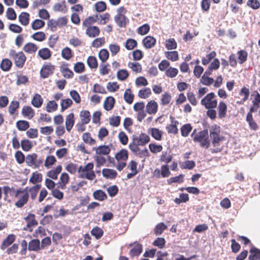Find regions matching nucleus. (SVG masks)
<instances>
[{
    "mask_svg": "<svg viewBox=\"0 0 260 260\" xmlns=\"http://www.w3.org/2000/svg\"><path fill=\"white\" fill-rule=\"evenodd\" d=\"M38 55L43 60L49 59L51 56V52L47 48H42L38 51Z\"/></svg>",
    "mask_w": 260,
    "mask_h": 260,
    "instance_id": "nucleus-18",
    "label": "nucleus"
},
{
    "mask_svg": "<svg viewBox=\"0 0 260 260\" xmlns=\"http://www.w3.org/2000/svg\"><path fill=\"white\" fill-rule=\"evenodd\" d=\"M31 38L35 40L42 42L45 39V34L43 31H38L31 36Z\"/></svg>",
    "mask_w": 260,
    "mask_h": 260,
    "instance_id": "nucleus-48",
    "label": "nucleus"
},
{
    "mask_svg": "<svg viewBox=\"0 0 260 260\" xmlns=\"http://www.w3.org/2000/svg\"><path fill=\"white\" fill-rule=\"evenodd\" d=\"M150 30V26L146 23L140 26L138 28V33L141 35H145L147 34Z\"/></svg>",
    "mask_w": 260,
    "mask_h": 260,
    "instance_id": "nucleus-53",
    "label": "nucleus"
},
{
    "mask_svg": "<svg viewBox=\"0 0 260 260\" xmlns=\"http://www.w3.org/2000/svg\"><path fill=\"white\" fill-rule=\"evenodd\" d=\"M133 138L137 140V142L140 146L145 145L150 140L149 136L145 133H141L139 136L133 135Z\"/></svg>",
    "mask_w": 260,
    "mask_h": 260,
    "instance_id": "nucleus-3",
    "label": "nucleus"
},
{
    "mask_svg": "<svg viewBox=\"0 0 260 260\" xmlns=\"http://www.w3.org/2000/svg\"><path fill=\"white\" fill-rule=\"evenodd\" d=\"M151 93V90L149 88H145L139 90L138 95L140 98L145 99L147 98Z\"/></svg>",
    "mask_w": 260,
    "mask_h": 260,
    "instance_id": "nucleus-49",
    "label": "nucleus"
},
{
    "mask_svg": "<svg viewBox=\"0 0 260 260\" xmlns=\"http://www.w3.org/2000/svg\"><path fill=\"white\" fill-rule=\"evenodd\" d=\"M192 126L190 124H185L181 127V133L183 137H187L192 130Z\"/></svg>",
    "mask_w": 260,
    "mask_h": 260,
    "instance_id": "nucleus-36",
    "label": "nucleus"
},
{
    "mask_svg": "<svg viewBox=\"0 0 260 260\" xmlns=\"http://www.w3.org/2000/svg\"><path fill=\"white\" fill-rule=\"evenodd\" d=\"M22 114L28 119L32 118L35 115V111L30 106H24L22 110Z\"/></svg>",
    "mask_w": 260,
    "mask_h": 260,
    "instance_id": "nucleus-14",
    "label": "nucleus"
},
{
    "mask_svg": "<svg viewBox=\"0 0 260 260\" xmlns=\"http://www.w3.org/2000/svg\"><path fill=\"white\" fill-rule=\"evenodd\" d=\"M41 188V185L37 184L29 189V191L30 193V197L32 200H34L37 195L39 190Z\"/></svg>",
    "mask_w": 260,
    "mask_h": 260,
    "instance_id": "nucleus-51",
    "label": "nucleus"
},
{
    "mask_svg": "<svg viewBox=\"0 0 260 260\" xmlns=\"http://www.w3.org/2000/svg\"><path fill=\"white\" fill-rule=\"evenodd\" d=\"M157 104L154 101L149 102L146 106V111L148 114H152L156 113L157 110Z\"/></svg>",
    "mask_w": 260,
    "mask_h": 260,
    "instance_id": "nucleus-6",
    "label": "nucleus"
},
{
    "mask_svg": "<svg viewBox=\"0 0 260 260\" xmlns=\"http://www.w3.org/2000/svg\"><path fill=\"white\" fill-rule=\"evenodd\" d=\"M216 55V53L214 51H212L210 52L209 54H207L206 57L205 58H203L202 59V63L204 65H207L208 64L210 61Z\"/></svg>",
    "mask_w": 260,
    "mask_h": 260,
    "instance_id": "nucleus-59",
    "label": "nucleus"
},
{
    "mask_svg": "<svg viewBox=\"0 0 260 260\" xmlns=\"http://www.w3.org/2000/svg\"><path fill=\"white\" fill-rule=\"evenodd\" d=\"M114 19L117 25L120 27H125L127 21H128V20L124 15H121V16H115Z\"/></svg>",
    "mask_w": 260,
    "mask_h": 260,
    "instance_id": "nucleus-16",
    "label": "nucleus"
},
{
    "mask_svg": "<svg viewBox=\"0 0 260 260\" xmlns=\"http://www.w3.org/2000/svg\"><path fill=\"white\" fill-rule=\"evenodd\" d=\"M38 49L37 46L32 43H27L24 47L23 50L25 52L29 54L35 53Z\"/></svg>",
    "mask_w": 260,
    "mask_h": 260,
    "instance_id": "nucleus-22",
    "label": "nucleus"
},
{
    "mask_svg": "<svg viewBox=\"0 0 260 260\" xmlns=\"http://www.w3.org/2000/svg\"><path fill=\"white\" fill-rule=\"evenodd\" d=\"M249 252L250 253L248 257L249 260H255L260 258V249L252 247Z\"/></svg>",
    "mask_w": 260,
    "mask_h": 260,
    "instance_id": "nucleus-23",
    "label": "nucleus"
},
{
    "mask_svg": "<svg viewBox=\"0 0 260 260\" xmlns=\"http://www.w3.org/2000/svg\"><path fill=\"white\" fill-rule=\"evenodd\" d=\"M95 149L96 153L100 155H108L111 151L110 148L107 145H101L97 148H94Z\"/></svg>",
    "mask_w": 260,
    "mask_h": 260,
    "instance_id": "nucleus-20",
    "label": "nucleus"
},
{
    "mask_svg": "<svg viewBox=\"0 0 260 260\" xmlns=\"http://www.w3.org/2000/svg\"><path fill=\"white\" fill-rule=\"evenodd\" d=\"M99 16L98 14L92 16H89L84 20L83 22V25L88 27L89 25L95 22L98 21L99 22Z\"/></svg>",
    "mask_w": 260,
    "mask_h": 260,
    "instance_id": "nucleus-27",
    "label": "nucleus"
},
{
    "mask_svg": "<svg viewBox=\"0 0 260 260\" xmlns=\"http://www.w3.org/2000/svg\"><path fill=\"white\" fill-rule=\"evenodd\" d=\"M42 180V175L41 173H33L32 176L29 179V182L33 184L40 182Z\"/></svg>",
    "mask_w": 260,
    "mask_h": 260,
    "instance_id": "nucleus-45",
    "label": "nucleus"
},
{
    "mask_svg": "<svg viewBox=\"0 0 260 260\" xmlns=\"http://www.w3.org/2000/svg\"><path fill=\"white\" fill-rule=\"evenodd\" d=\"M137 46V42L133 39H128L125 43V47L127 50L133 49Z\"/></svg>",
    "mask_w": 260,
    "mask_h": 260,
    "instance_id": "nucleus-43",
    "label": "nucleus"
},
{
    "mask_svg": "<svg viewBox=\"0 0 260 260\" xmlns=\"http://www.w3.org/2000/svg\"><path fill=\"white\" fill-rule=\"evenodd\" d=\"M43 100L39 94H35L31 100V104L36 108L40 107L43 104Z\"/></svg>",
    "mask_w": 260,
    "mask_h": 260,
    "instance_id": "nucleus-25",
    "label": "nucleus"
},
{
    "mask_svg": "<svg viewBox=\"0 0 260 260\" xmlns=\"http://www.w3.org/2000/svg\"><path fill=\"white\" fill-rule=\"evenodd\" d=\"M128 157V151L125 149H122L119 152L115 154V158L118 160L125 161L127 159Z\"/></svg>",
    "mask_w": 260,
    "mask_h": 260,
    "instance_id": "nucleus-15",
    "label": "nucleus"
},
{
    "mask_svg": "<svg viewBox=\"0 0 260 260\" xmlns=\"http://www.w3.org/2000/svg\"><path fill=\"white\" fill-rule=\"evenodd\" d=\"M210 136L212 139V144L214 146H217L219 145L220 141H222L223 139V137H221L215 131H212L210 130Z\"/></svg>",
    "mask_w": 260,
    "mask_h": 260,
    "instance_id": "nucleus-7",
    "label": "nucleus"
},
{
    "mask_svg": "<svg viewBox=\"0 0 260 260\" xmlns=\"http://www.w3.org/2000/svg\"><path fill=\"white\" fill-rule=\"evenodd\" d=\"M58 105L54 101H49L46 106V110L48 112L56 111L57 109Z\"/></svg>",
    "mask_w": 260,
    "mask_h": 260,
    "instance_id": "nucleus-50",
    "label": "nucleus"
},
{
    "mask_svg": "<svg viewBox=\"0 0 260 260\" xmlns=\"http://www.w3.org/2000/svg\"><path fill=\"white\" fill-rule=\"evenodd\" d=\"M166 57L171 60L172 61H176L178 59V54L177 51H167L165 53Z\"/></svg>",
    "mask_w": 260,
    "mask_h": 260,
    "instance_id": "nucleus-46",
    "label": "nucleus"
},
{
    "mask_svg": "<svg viewBox=\"0 0 260 260\" xmlns=\"http://www.w3.org/2000/svg\"><path fill=\"white\" fill-rule=\"evenodd\" d=\"M20 23L24 26L28 24L29 20V14L27 12H21L18 17Z\"/></svg>",
    "mask_w": 260,
    "mask_h": 260,
    "instance_id": "nucleus-21",
    "label": "nucleus"
},
{
    "mask_svg": "<svg viewBox=\"0 0 260 260\" xmlns=\"http://www.w3.org/2000/svg\"><path fill=\"white\" fill-rule=\"evenodd\" d=\"M21 146L24 151H28L32 147L31 142L27 139H24L21 141Z\"/></svg>",
    "mask_w": 260,
    "mask_h": 260,
    "instance_id": "nucleus-38",
    "label": "nucleus"
},
{
    "mask_svg": "<svg viewBox=\"0 0 260 260\" xmlns=\"http://www.w3.org/2000/svg\"><path fill=\"white\" fill-rule=\"evenodd\" d=\"M72 104L73 102L70 99L62 100L60 104L61 112H63L65 110L70 107Z\"/></svg>",
    "mask_w": 260,
    "mask_h": 260,
    "instance_id": "nucleus-44",
    "label": "nucleus"
},
{
    "mask_svg": "<svg viewBox=\"0 0 260 260\" xmlns=\"http://www.w3.org/2000/svg\"><path fill=\"white\" fill-rule=\"evenodd\" d=\"M19 107V103L17 101H13L9 106V112L11 114H14Z\"/></svg>",
    "mask_w": 260,
    "mask_h": 260,
    "instance_id": "nucleus-55",
    "label": "nucleus"
},
{
    "mask_svg": "<svg viewBox=\"0 0 260 260\" xmlns=\"http://www.w3.org/2000/svg\"><path fill=\"white\" fill-rule=\"evenodd\" d=\"M87 63L88 67L91 69H96L98 66L97 59L93 56H90L88 57Z\"/></svg>",
    "mask_w": 260,
    "mask_h": 260,
    "instance_id": "nucleus-37",
    "label": "nucleus"
},
{
    "mask_svg": "<svg viewBox=\"0 0 260 260\" xmlns=\"http://www.w3.org/2000/svg\"><path fill=\"white\" fill-rule=\"evenodd\" d=\"M14 59L16 66L18 68H22L26 61V57L22 51H20L17 53Z\"/></svg>",
    "mask_w": 260,
    "mask_h": 260,
    "instance_id": "nucleus-4",
    "label": "nucleus"
},
{
    "mask_svg": "<svg viewBox=\"0 0 260 260\" xmlns=\"http://www.w3.org/2000/svg\"><path fill=\"white\" fill-rule=\"evenodd\" d=\"M56 161L55 157L53 155L48 156L47 157L45 166L47 168H50Z\"/></svg>",
    "mask_w": 260,
    "mask_h": 260,
    "instance_id": "nucleus-63",
    "label": "nucleus"
},
{
    "mask_svg": "<svg viewBox=\"0 0 260 260\" xmlns=\"http://www.w3.org/2000/svg\"><path fill=\"white\" fill-rule=\"evenodd\" d=\"M37 157L38 155L36 153L27 155L26 157V163L27 166L30 167L34 166Z\"/></svg>",
    "mask_w": 260,
    "mask_h": 260,
    "instance_id": "nucleus-32",
    "label": "nucleus"
},
{
    "mask_svg": "<svg viewBox=\"0 0 260 260\" xmlns=\"http://www.w3.org/2000/svg\"><path fill=\"white\" fill-rule=\"evenodd\" d=\"M193 141L194 142H200L201 147L208 148L210 146L208 130L204 129L200 131L198 135L194 137Z\"/></svg>",
    "mask_w": 260,
    "mask_h": 260,
    "instance_id": "nucleus-1",
    "label": "nucleus"
},
{
    "mask_svg": "<svg viewBox=\"0 0 260 260\" xmlns=\"http://www.w3.org/2000/svg\"><path fill=\"white\" fill-rule=\"evenodd\" d=\"M178 73V70L176 68L170 67L166 70V75L170 78H174Z\"/></svg>",
    "mask_w": 260,
    "mask_h": 260,
    "instance_id": "nucleus-60",
    "label": "nucleus"
},
{
    "mask_svg": "<svg viewBox=\"0 0 260 260\" xmlns=\"http://www.w3.org/2000/svg\"><path fill=\"white\" fill-rule=\"evenodd\" d=\"M29 194L26 192L22 197L15 203V206L18 208H22L28 201Z\"/></svg>",
    "mask_w": 260,
    "mask_h": 260,
    "instance_id": "nucleus-26",
    "label": "nucleus"
},
{
    "mask_svg": "<svg viewBox=\"0 0 260 260\" xmlns=\"http://www.w3.org/2000/svg\"><path fill=\"white\" fill-rule=\"evenodd\" d=\"M80 116L81 121L83 123H88L90 120V114L88 111L83 110L80 112Z\"/></svg>",
    "mask_w": 260,
    "mask_h": 260,
    "instance_id": "nucleus-29",
    "label": "nucleus"
},
{
    "mask_svg": "<svg viewBox=\"0 0 260 260\" xmlns=\"http://www.w3.org/2000/svg\"><path fill=\"white\" fill-rule=\"evenodd\" d=\"M142 251V246L141 244L137 243L136 246L132 249L130 251V254L132 257L138 256Z\"/></svg>",
    "mask_w": 260,
    "mask_h": 260,
    "instance_id": "nucleus-28",
    "label": "nucleus"
},
{
    "mask_svg": "<svg viewBox=\"0 0 260 260\" xmlns=\"http://www.w3.org/2000/svg\"><path fill=\"white\" fill-rule=\"evenodd\" d=\"M15 236L14 234L9 235L3 241L1 245V249L4 250L12 244L15 241Z\"/></svg>",
    "mask_w": 260,
    "mask_h": 260,
    "instance_id": "nucleus-12",
    "label": "nucleus"
},
{
    "mask_svg": "<svg viewBox=\"0 0 260 260\" xmlns=\"http://www.w3.org/2000/svg\"><path fill=\"white\" fill-rule=\"evenodd\" d=\"M121 117L119 116H113L109 119L110 124L117 127L120 123Z\"/></svg>",
    "mask_w": 260,
    "mask_h": 260,
    "instance_id": "nucleus-62",
    "label": "nucleus"
},
{
    "mask_svg": "<svg viewBox=\"0 0 260 260\" xmlns=\"http://www.w3.org/2000/svg\"><path fill=\"white\" fill-rule=\"evenodd\" d=\"M91 234L96 239H99L103 235L104 232L100 228L95 226L91 230Z\"/></svg>",
    "mask_w": 260,
    "mask_h": 260,
    "instance_id": "nucleus-33",
    "label": "nucleus"
},
{
    "mask_svg": "<svg viewBox=\"0 0 260 260\" xmlns=\"http://www.w3.org/2000/svg\"><path fill=\"white\" fill-rule=\"evenodd\" d=\"M45 22L44 21L36 19L31 24V28L34 30L39 29L44 26Z\"/></svg>",
    "mask_w": 260,
    "mask_h": 260,
    "instance_id": "nucleus-34",
    "label": "nucleus"
},
{
    "mask_svg": "<svg viewBox=\"0 0 260 260\" xmlns=\"http://www.w3.org/2000/svg\"><path fill=\"white\" fill-rule=\"evenodd\" d=\"M28 249L29 251H38L41 249L40 241L38 239L31 240L28 244Z\"/></svg>",
    "mask_w": 260,
    "mask_h": 260,
    "instance_id": "nucleus-5",
    "label": "nucleus"
},
{
    "mask_svg": "<svg viewBox=\"0 0 260 260\" xmlns=\"http://www.w3.org/2000/svg\"><path fill=\"white\" fill-rule=\"evenodd\" d=\"M129 76L128 72L124 69L120 70L117 72V77L120 81L125 80Z\"/></svg>",
    "mask_w": 260,
    "mask_h": 260,
    "instance_id": "nucleus-42",
    "label": "nucleus"
},
{
    "mask_svg": "<svg viewBox=\"0 0 260 260\" xmlns=\"http://www.w3.org/2000/svg\"><path fill=\"white\" fill-rule=\"evenodd\" d=\"M140 146L137 142V140L134 139L133 138V141L132 143H130L128 145L129 149L135 154H137L138 152L140 151V148L139 147Z\"/></svg>",
    "mask_w": 260,
    "mask_h": 260,
    "instance_id": "nucleus-35",
    "label": "nucleus"
},
{
    "mask_svg": "<svg viewBox=\"0 0 260 260\" xmlns=\"http://www.w3.org/2000/svg\"><path fill=\"white\" fill-rule=\"evenodd\" d=\"M134 95L133 94L131 93V90L129 88H128L126 89V90L124 92L123 98L125 101L129 104H131L133 103L134 100Z\"/></svg>",
    "mask_w": 260,
    "mask_h": 260,
    "instance_id": "nucleus-30",
    "label": "nucleus"
},
{
    "mask_svg": "<svg viewBox=\"0 0 260 260\" xmlns=\"http://www.w3.org/2000/svg\"><path fill=\"white\" fill-rule=\"evenodd\" d=\"M74 70L77 73H82L85 70L84 64L82 62H77L74 65Z\"/></svg>",
    "mask_w": 260,
    "mask_h": 260,
    "instance_id": "nucleus-61",
    "label": "nucleus"
},
{
    "mask_svg": "<svg viewBox=\"0 0 260 260\" xmlns=\"http://www.w3.org/2000/svg\"><path fill=\"white\" fill-rule=\"evenodd\" d=\"M165 243L166 241L164 238H157L153 242L152 244L155 246L158 247L159 248H162Z\"/></svg>",
    "mask_w": 260,
    "mask_h": 260,
    "instance_id": "nucleus-64",
    "label": "nucleus"
},
{
    "mask_svg": "<svg viewBox=\"0 0 260 260\" xmlns=\"http://www.w3.org/2000/svg\"><path fill=\"white\" fill-rule=\"evenodd\" d=\"M166 47L168 50L176 49L177 47V43L174 39H170L166 40Z\"/></svg>",
    "mask_w": 260,
    "mask_h": 260,
    "instance_id": "nucleus-57",
    "label": "nucleus"
},
{
    "mask_svg": "<svg viewBox=\"0 0 260 260\" xmlns=\"http://www.w3.org/2000/svg\"><path fill=\"white\" fill-rule=\"evenodd\" d=\"M61 56L65 59L69 60L73 56L71 49L68 47L63 48L61 51Z\"/></svg>",
    "mask_w": 260,
    "mask_h": 260,
    "instance_id": "nucleus-41",
    "label": "nucleus"
},
{
    "mask_svg": "<svg viewBox=\"0 0 260 260\" xmlns=\"http://www.w3.org/2000/svg\"><path fill=\"white\" fill-rule=\"evenodd\" d=\"M86 34L89 37L94 38L99 36L100 29L98 27L95 26L88 27L86 30Z\"/></svg>",
    "mask_w": 260,
    "mask_h": 260,
    "instance_id": "nucleus-17",
    "label": "nucleus"
},
{
    "mask_svg": "<svg viewBox=\"0 0 260 260\" xmlns=\"http://www.w3.org/2000/svg\"><path fill=\"white\" fill-rule=\"evenodd\" d=\"M148 133L156 140L160 141L161 140L162 132L157 128H151L148 129Z\"/></svg>",
    "mask_w": 260,
    "mask_h": 260,
    "instance_id": "nucleus-9",
    "label": "nucleus"
},
{
    "mask_svg": "<svg viewBox=\"0 0 260 260\" xmlns=\"http://www.w3.org/2000/svg\"><path fill=\"white\" fill-rule=\"evenodd\" d=\"M145 48L149 49L152 48L156 43V39L152 36H148L143 40Z\"/></svg>",
    "mask_w": 260,
    "mask_h": 260,
    "instance_id": "nucleus-8",
    "label": "nucleus"
},
{
    "mask_svg": "<svg viewBox=\"0 0 260 260\" xmlns=\"http://www.w3.org/2000/svg\"><path fill=\"white\" fill-rule=\"evenodd\" d=\"M149 148L153 153H156L162 151V147L160 145H156L155 143H151L149 145Z\"/></svg>",
    "mask_w": 260,
    "mask_h": 260,
    "instance_id": "nucleus-54",
    "label": "nucleus"
},
{
    "mask_svg": "<svg viewBox=\"0 0 260 260\" xmlns=\"http://www.w3.org/2000/svg\"><path fill=\"white\" fill-rule=\"evenodd\" d=\"M16 126L20 131H24L29 126V122L25 120H19L16 122Z\"/></svg>",
    "mask_w": 260,
    "mask_h": 260,
    "instance_id": "nucleus-31",
    "label": "nucleus"
},
{
    "mask_svg": "<svg viewBox=\"0 0 260 260\" xmlns=\"http://www.w3.org/2000/svg\"><path fill=\"white\" fill-rule=\"evenodd\" d=\"M6 17L9 20H15L17 18V15L12 8H8L6 12Z\"/></svg>",
    "mask_w": 260,
    "mask_h": 260,
    "instance_id": "nucleus-58",
    "label": "nucleus"
},
{
    "mask_svg": "<svg viewBox=\"0 0 260 260\" xmlns=\"http://www.w3.org/2000/svg\"><path fill=\"white\" fill-rule=\"evenodd\" d=\"M93 197L94 199L100 201H103L107 198L106 193L102 190H96L93 193Z\"/></svg>",
    "mask_w": 260,
    "mask_h": 260,
    "instance_id": "nucleus-19",
    "label": "nucleus"
},
{
    "mask_svg": "<svg viewBox=\"0 0 260 260\" xmlns=\"http://www.w3.org/2000/svg\"><path fill=\"white\" fill-rule=\"evenodd\" d=\"M128 67L135 72H141L142 70L141 65L139 62H129Z\"/></svg>",
    "mask_w": 260,
    "mask_h": 260,
    "instance_id": "nucleus-56",
    "label": "nucleus"
},
{
    "mask_svg": "<svg viewBox=\"0 0 260 260\" xmlns=\"http://www.w3.org/2000/svg\"><path fill=\"white\" fill-rule=\"evenodd\" d=\"M218 115L220 118L224 117L226 110V105L223 102H220L218 106Z\"/></svg>",
    "mask_w": 260,
    "mask_h": 260,
    "instance_id": "nucleus-52",
    "label": "nucleus"
},
{
    "mask_svg": "<svg viewBox=\"0 0 260 260\" xmlns=\"http://www.w3.org/2000/svg\"><path fill=\"white\" fill-rule=\"evenodd\" d=\"M102 174L105 178L111 179H114L117 175V173L115 170L110 169H103Z\"/></svg>",
    "mask_w": 260,
    "mask_h": 260,
    "instance_id": "nucleus-11",
    "label": "nucleus"
},
{
    "mask_svg": "<svg viewBox=\"0 0 260 260\" xmlns=\"http://www.w3.org/2000/svg\"><path fill=\"white\" fill-rule=\"evenodd\" d=\"M55 68L50 63L44 64L40 71V75L43 78H47L53 73Z\"/></svg>",
    "mask_w": 260,
    "mask_h": 260,
    "instance_id": "nucleus-2",
    "label": "nucleus"
},
{
    "mask_svg": "<svg viewBox=\"0 0 260 260\" xmlns=\"http://www.w3.org/2000/svg\"><path fill=\"white\" fill-rule=\"evenodd\" d=\"M115 102V99L113 97L111 96L107 97L104 102V109L108 111L111 110L114 107Z\"/></svg>",
    "mask_w": 260,
    "mask_h": 260,
    "instance_id": "nucleus-13",
    "label": "nucleus"
},
{
    "mask_svg": "<svg viewBox=\"0 0 260 260\" xmlns=\"http://www.w3.org/2000/svg\"><path fill=\"white\" fill-rule=\"evenodd\" d=\"M12 63L11 61L7 58L3 59L0 64L1 69L5 72L9 71L12 67Z\"/></svg>",
    "mask_w": 260,
    "mask_h": 260,
    "instance_id": "nucleus-24",
    "label": "nucleus"
},
{
    "mask_svg": "<svg viewBox=\"0 0 260 260\" xmlns=\"http://www.w3.org/2000/svg\"><path fill=\"white\" fill-rule=\"evenodd\" d=\"M74 115L73 113H70L66 119V127L68 132H70L74 124Z\"/></svg>",
    "mask_w": 260,
    "mask_h": 260,
    "instance_id": "nucleus-10",
    "label": "nucleus"
},
{
    "mask_svg": "<svg viewBox=\"0 0 260 260\" xmlns=\"http://www.w3.org/2000/svg\"><path fill=\"white\" fill-rule=\"evenodd\" d=\"M109 53L106 49L101 50L99 53V57L102 62H105L109 58Z\"/></svg>",
    "mask_w": 260,
    "mask_h": 260,
    "instance_id": "nucleus-40",
    "label": "nucleus"
},
{
    "mask_svg": "<svg viewBox=\"0 0 260 260\" xmlns=\"http://www.w3.org/2000/svg\"><path fill=\"white\" fill-rule=\"evenodd\" d=\"M167 228V226L163 222H160L156 225L154 233L156 235H160Z\"/></svg>",
    "mask_w": 260,
    "mask_h": 260,
    "instance_id": "nucleus-47",
    "label": "nucleus"
},
{
    "mask_svg": "<svg viewBox=\"0 0 260 260\" xmlns=\"http://www.w3.org/2000/svg\"><path fill=\"white\" fill-rule=\"evenodd\" d=\"M238 61L240 64H242L246 61L247 58V52L243 50H240L237 53Z\"/></svg>",
    "mask_w": 260,
    "mask_h": 260,
    "instance_id": "nucleus-39",
    "label": "nucleus"
}]
</instances>
